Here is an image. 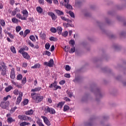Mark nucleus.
Segmentation results:
<instances>
[{
    "instance_id": "603ef678",
    "label": "nucleus",
    "mask_w": 126,
    "mask_h": 126,
    "mask_svg": "<svg viewBox=\"0 0 126 126\" xmlns=\"http://www.w3.org/2000/svg\"><path fill=\"white\" fill-rule=\"evenodd\" d=\"M7 35H8L9 37H10L11 38V39H14V35H13L10 32H7Z\"/></svg>"
},
{
    "instance_id": "4468645a",
    "label": "nucleus",
    "mask_w": 126,
    "mask_h": 126,
    "mask_svg": "<svg viewBox=\"0 0 126 126\" xmlns=\"http://www.w3.org/2000/svg\"><path fill=\"white\" fill-rule=\"evenodd\" d=\"M7 71V70H6V67L3 68V69H1V75H2V76H5V75H6Z\"/></svg>"
},
{
    "instance_id": "680f3d73",
    "label": "nucleus",
    "mask_w": 126,
    "mask_h": 126,
    "mask_svg": "<svg viewBox=\"0 0 126 126\" xmlns=\"http://www.w3.org/2000/svg\"><path fill=\"white\" fill-rule=\"evenodd\" d=\"M13 93L15 95H18V94H19V92L18 91V90H15Z\"/></svg>"
},
{
    "instance_id": "aec40b11",
    "label": "nucleus",
    "mask_w": 126,
    "mask_h": 126,
    "mask_svg": "<svg viewBox=\"0 0 126 126\" xmlns=\"http://www.w3.org/2000/svg\"><path fill=\"white\" fill-rule=\"evenodd\" d=\"M40 66H41V64L38 63H36V64H34V65L32 66L31 67V68H34V69H35V68H40Z\"/></svg>"
},
{
    "instance_id": "a211bd4d",
    "label": "nucleus",
    "mask_w": 126,
    "mask_h": 126,
    "mask_svg": "<svg viewBox=\"0 0 126 126\" xmlns=\"http://www.w3.org/2000/svg\"><path fill=\"white\" fill-rule=\"evenodd\" d=\"M36 124L38 125V126H44V124L42 123V120L39 118H38L36 121Z\"/></svg>"
},
{
    "instance_id": "c9c22d12",
    "label": "nucleus",
    "mask_w": 126,
    "mask_h": 126,
    "mask_svg": "<svg viewBox=\"0 0 126 126\" xmlns=\"http://www.w3.org/2000/svg\"><path fill=\"white\" fill-rule=\"evenodd\" d=\"M40 37H41L42 39H46V33H42V32H41L40 33Z\"/></svg>"
},
{
    "instance_id": "8fccbe9b",
    "label": "nucleus",
    "mask_w": 126,
    "mask_h": 126,
    "mask_svg": "<svg viewBox=\"0 0 126 126\" xmlns=\"http://www.w3.org/2000/svg\"><path fill=\"white\" fill-rule=\"evenodd\" d=\"M63 102H60L58 104V108H63Z\"/></svg>"
},
{
    "instance_id": "6e6d98bb",
    "label": "nucleus",
    "mask_w": 126,
    "mask_h": 126,
    "mask_svg": "<svg viewBox=\"0 0 126 126\" xmlns=\"http://www.w3.org/2000/svg\"><path fill=\"white\" fill-rule=\"evenodd\" d=\"M0 65H1L2 67H3V68H6V65H5V63H4V62H2L0 63Z\"/></svg>"
},
{
    "instance_id": "9d476101",
    "label": "nucleus",
    "mask_w": 126,
    "mask_h": 126,
    "mask_svg": "<svg viewBox=\"0 0 126 126\" xmlns=\"http://www.w3.org/2000/svg\"><path fill=\"white\" fill-rule=\"evenodd\" d=\"M9 104V101H7L6 102H2L0 103V106L3 109H5V108H6V107H7V106H8Z\"/></svg>"
},
{
    "instance_id": "5701e85b",
    "label": "nucleus",
    "mask_w": 126,
    "mask_h": 126,
    "mask_svg": "<svg viewBox=\"0 0 126 126\" xmlns=\"http://www.w3.org/2000/svg\"><path fill=\"white\" fill-rule=\"evenodd\" d=\"M69 44L71 47H74V45H75V41L74 40L71 39L69 41Z\"/></svg>"
},
{
    "instance_id": "09e8293b",
    "label": "nucleus",
    "mask_w": 126,
    "mask_h": 126,
    "mask_svg": "<svg viewBox=\"0 0 126 126\" xmlns=\"http://www.w3.org/2000/svg\"><path fill=\"white\" fill-rule=\"evenodd\" d=\"M30 39H31L32 42H35V41H36V39H35V36H34L33 35H31L30 36Z\"/></svg>"
},
{
    "instance_id": "13d9d810",
    "label": "nucleus",
    "mask_w": 126,
    "mask_h": 126,
    "mask_svg": "<svg viewBox=\"0 0 126 126\" xmlns=\"http://www.w3.org/2000/svg\"><path fill=\"white\" fill-rule=\"evenodd\" d=\"M66 93L68 95V96L70 98H71V97H72V96H73L72 93L69 92L68 91H66Z\"/></svg>"
},
{
    "instance_id": "c756f323",
    "label": "nucleus",
    "mask_w": 126,
    "mask_h": 126,
    "mask_svg": "<svg viewBox=\"0 0 126 126\" xmlns=\"http://www.w3.org/2000/svg\"><path fill=\"white\" fill-rule=\"evenodd\" d=\"M56 86H57V82L56 81H54V83H53L52 84H51L50 86H49V88H53V87H56Z\"/></svg>"
},
{
    "instance_id": "3c124183",
    "label": "nucleus",
    "mask_w": 126,
    "mask_h": 126,
    "mask_svg": "<svg viewBox=\"0 0 126 126\" xmlns=\"http://www.w3.org/2000/svg\"><path fill=\"white\" fill-rule=\"evenodd\" d=\"M26 82H27L26 77H24L22 80V83L23 84H25Z\"/></svg>"
},
{
    "instance_id": "e2e57ef3",
    "label": "nucleus",
    "mask_w": 126,
    "mask_h": 126,
    "mask_svg": "<svg viewBox=\"0 0 126 126\" xmlns=\"http://www.w3.org/2000/svg\"><path fill=\"white\" fill-rule=\"evenodd\" d=\"M64 83H65V81L64 80H62L59 82V84H60V85H63Z\"/></svg>"
},
{
    "instance_id": "864d4df0",
    "label": "nucleus",
    "mask_w": 126,
    "mask_h": 126,
    "mask_svg": "<svg viewBox=\"0 0 126 126\" xmlns=\"http://www.w3.org/2000/svg\"><path fill=\"white\" fill-rule=\"evenodd\" d=\"M38 2L39 4H42V5H44L45 3V0H38Z\"/></svg>"
},
{
    "instance_id": "0e129e2a",
    "label": "nucleus",
    "mask_w": 126,
    "mask_h": 126,
    "mask_svg": "<svg viewBox=\"0 0 126 126\" xmlns=\"http://www.w3.org/2000/svg\"><path fill=\"white\" fill-rule=\"evenodd\" d=\"M109 116H103V120L104 121H107V120H109Z\"/></svg>"
},
{
    "instance_id": "69168bd1",
    "label": "nucleus",
    "mask_w": 126,
    "mask_h": 126,
    "mask_svg": "<svg viewBox=\"0 0 126 126\" xmlns=\"http://www.w3.org/2000/svg\"><path fill=\"white\" fill-rule=\"evenodd\" d=\"M20 126H26V122H24L21 123L20 124Z\"/></svg>"
},
{
    "instance_id": "dca6fc26",
    "label": "nucleus",
    "mask_w": 126,
    "mask_h": 126,
    "mask_svg": "<svg viewBox=\"0 0 126 126\" xmlns=\"http://www.w3.org/2000/svg\"><path fill=\"white\" fill-rule=\"evenodd\" d=\"M42 90L41 87L35 88L34 89L31 90V92H39Z\"/></svg>"
},
{
    "instance_id": "37998d69",
    "label": "nucleus",
    "mask_w": 126,
    "mask_h": 126,
    "mask_svg": "<svg viewBox=\"0 0 126 126\" xmlns=\"http://www.w3.org/2000/svg\"><path fill=\"white\" fill-rule=\"evenodd\" d=\"M50 47H51V45H50V43H46L45 45V48L46 49V50H49L50 49Z\"/></svg>"
},
{
    "instance_id": "2eb2a0df",
    "label": "nucleus",
    "mask_w": 126,
    "mask_h": 126,
    "mask_svg": "<svg viewBox=\"0 0 126 126\" xmlns=\"http://www.w3.org/2000/svg\"><path fill=\"white\" fill-rule=\"evenodd\" d=\"M56 32H58L59 35H61L63 32V28L61 27H58L56 28Z\"/></svg>"
},
{
    "instance_id": "b1692460",
    "label": "nucleus",
    "mask_w": 126,
    "mask_h": 126,
    "mask_svg": "<svg viewBox=\"0 0 126 126\" xmlns=\"http://www.w3.org/2000/svg\"><path fill=\"white\" fill-rule=\"evenodd\" d=\"M36 11L38 13H42L43 12V9L40 6L37 7Z\"/></svg>"
},
{
    "instance_id": "1a4fd4ad",
    "label": "nucleus",
    "mask_w": 126,
    "mask_h": 126,
    "mask_svg": "<svg viewBox=\"0 0 126 126\" xmlns=\"http://www.w3.org/2000/svg\"><path fill=\"white\" fill-rule=\"evenodd\" d=\"M65 3V4L64 5V6L66 7L67 9H72V6L71 5L68 4L69 2V0H66V1L64 2Z\"/></svg>"
},
{
    "instance_id": "c03bdc74",
    "label": "nucleus",
    "mask_w": 126,
    "mask_h": 126,
    "mask_svg": "<svg viewBox=\"0 0 126 126\" xmlns=\"http://www.w3.org/2000/svg\"><path fill=\"white\" fill-rule=\"evenodd\" d=\"M58 89H62V87H61V86H57L56 85V86L54 87L53 90H54V91H57V90H58Z\"/></svg>"
},
{
    "instance_id": "c85d7f7f",
    "label": "nucleus",
    "mask_w": 126,
    "mask_h": 126,
    "mask_svg": "<svg viewBox=\"0 0 126 126\" xmlns=\"http://www.w3.org/2000/svg\"><path fill=\"white\" fill-rule=\"evenodd\" d=\"M55 11L58 15H63V12L60 10H56Z\"/></svg>"
},
{
    "instance_id": "58836bf2",
    "label": "nucleus",
    "mask_w": 126,
    "mask_h": 126,
    "mask_svg": "<svg viewBox=\"0 0 126 126\" xmlns=\"http://www.w3.org/2000/svg\"><path fill=\"white\" fill-rule=\"evenodd\" d=\"M23 76H22V74H19L17 76V78L16 79L17 80H21V79H22Z\"/></svg>"
},
{
    "instance_id": "a878e982",
    "label": "nucleus",
    "mask_w": 126,
    "mask_h": 126,
    "mask_svg": "<svg viewBox=\"0 0 126 126\" xmlns=\"http://www.w3.org/2000/svg\"><path fill=\"white\" fill-rule=\"evenodd\" d=\"M29 33H30V30H25L24 32V35H23L24 38H25V37H26V36H27V34H29Z\"/></svg>"
},
{
    "instance_id": "774afa93",
    "label": "nucleus",
    "mask_w": 126,
    "mask_h": 126,
    "mask_svg": "<svg viewBox=\"0 0 126 126\" xmlns=\"http://www.w3.org/2000/svg\"><path fill=\"white\" fill-rule=\"evenodd\" d=\"M10 4L13 5L14 4V0H10Z\"/></svg>"
},
{
    "instance_id": "7ed1b4c3",
    "label": "nucleus",
    "mask_w": 126,
    "mask_h": 126,
    "mask_svg": "<svg viewBox=\"0 0 126 126\" xmlns=\"http://www.w3.org/2000/svg\"><path fill=\"white\" fill-rule=\"evenodd\" d=\"M23 96V94L22 93V92H19V96L17 98V100L16 101V105H19V104H20V102L22 100V96Z\"/></svg>"
},
{
    "instance_id": "e433bc0d",
    "label": "nucleus",
    "mask_w": 126,
    "mask_h": 126,
    "mask_svg": "<svg viewBox=\"0 0 126 126\" xmlns=\"http://www.w3.org/2000/svg\"><path fill=\"white\" fill-rule=\"evenodd\" d=\"M11 51L13 54H16V50L15 49V47H14V46L11 47Z\"/></svg>"
},
{
    "instance_id": "393cba45",
    "label": "nucleus",
    "mask_w": 126,
    "mask_h": 126,
    "mask_svg": "<svg viewBox=\"0 0 126 126\" xmlns=\"http://www.w3.org/2000/svg\"><path fill=\"white\" fill-rule=\"evenodd\" d=\"M29 102V100H28V99H25L22 102H21V104L22 105L23 104V106H25L28 104Z\"/></svg>"
},
{
    "instance_id": "0eeeda50",
    "label": "nucleus",
    "mask_w": 126,
    "mask_h": 126,
    "mask_svg": "<svg viewBox=\"0 0 126 126\" xmlns=\"http://www.w3.org/2000/svg\"><path fill=\"white\" fill-rule=\"evenodd\" d=\"M41 118H42V119H43L44 123L45 124H46L47 126H51V122H50V121H49V119H48V118H47L44 116H42L41 117Z\"/></svg>"
},
{
    "instance_id": "bb28decb",
    "label": "nucleus",
    "mask_w": 126,
    "mask_h": 126,
    "mask_svg": "<svg viewBox=\"0 0 126 126\" xmlns=\"http://www.w3.org/2000/svg\"><path fill=\"white\" fill-rule=\"evenodd\" d=\"M62 36L64 37V38H66V37H67V35H68V32L67 31H65L61 33Z\"/></svg>"
},
{
    "instance_id": "72a5a7b5",
    "label": "nucleus",
    "mask_w": 126,
    "mask_h": 126,
    "mask_svg": "<svg viewBox=\"0 0 126 126\" xmlns=\"http://www.w3.org/2000/svg\"><path fill=\"white\" fill-rule=\"evenodd\" d=\"M18 19H16V18H13L12 19V22H13V23H15L16 24H17V23H18Z\"/></svg>"
},
{
    "instance_id": "a19ab883",
    "label": "nucleus",
    "mask_w": 126,
    "mask_h": 126,
    "mask_svg": "<svg viewBox=\"0 0 126 126\" xmlns=\"http://www.w3.org/2000/svg\"><path fill=\"white\" fill-rule=\"evenodd\" d=\"M50 31L52 33H56V32H57V29L52 27L50 29Z\"/></svg>"
},
{
    "instance_id": "2f4dec72",
    "label": "nucleus",
    "mask_w": 126,
    "mask_h": 126,
    "mask_svg": "<svg viewBox=\"0 0 126 126\" xmlns=\"http://www.w3.org/2000/svg\"><path fill=\"white\" fill-rule=\"evenodd\" d=\"M27 44H28V45H29V46H30V47H32V48H34V44L33 43H32L31 41L27 40Z\"/></svg>"
},
{
    "instance_id": "cd10ccee",
    "label": "nucleus",
    "mask_w": 126,
    "mask_h": 126,
    "mask_svg": "<svg viewBox=\"0 0 126 126\" xmlns=\"http://www.w3.org/2000/svg\"><path fill=\"white\" fill-rule=\"evenodd\" d=\"M63 26L64 27V28H67V27H72V26H71L70 24L65 23H63Z\"/></svg>"
},
{
    "instance_id": "6e6552de",
    "label": "nucleus",
    "mask_w": 126,
    "mask_h": 126,
    "mask_svg": "<svg viewBox=\"0 0 126 126\" xmlns=\"http://www.w3.org/2000/svg\"><path fill=\"white\" fill-rule=\"evenodd\" d=\"M10 77L11 79H15V70L14 68H12L10 72Z\"/></svg>"
},
{
    "instance_id": "052dcab7",
    "label": "nucleus",
    "mask_w": 126,
    "mask_h": 126,
    "mask_svg": "<svg viewBox=\"0 0 126 126\" xmlns=\"http://www.w3.org/2000/svg\"><path fill=\"white\" fill-rule=\"evenodd\" d=\"M64 77H66V78H70V74L66 73L64 75Z\"/></svg>"
},
{
    "instance_id": "f03ea898",
    "label": "nucleus",
    "mask_w": 126,
    "mask_h": 126,
    "mask_svg": "<svg viewBox=\"0 0 126 126\" xmlns=\"http://www.w3.org/2000/svg\"><path fill=\"white\" fill-rule=\"evenodd\" d=\"M43 65H46V66H49V67H53L54 66V60L50 59L49 62H44Z\"/></svg>"
},
{
    "instance_id": "f3484780",
    "label": "nucleus",
    "mask_w": 126,
    "mask_h": 126,
    "mask_svg": "<svg viewBox=\"0 0 126 126\" xmlns=\"http://www.w3.org/2000/svg\"><path fill=\"white\" fill-rule=\"evenodd\" d=\"M16 17L19 19H21V20H26L25 17H22L21 14H20V13H18L16 14Z\"/></svg>"
},
{
    "instance_id": "ddd939ff",
    "label": "nucleus",
    "mask_w": 126,
    "mask_h": 126,
    "mask_svg": "<svg viewBox=\"0 0 126 126\" xmlns=\"http://www.w3.org/2000/svg\"><path fill=\"white\" fill-rule=\"evenodd\" d=\"M48 15L51 16L52 20H56V19H57V16H56L54 12H48Z\"/></svg>"
},
{
    "instance_id": "5fc2aeb1",
    "label": "nucleus",
    "mask_w": 126,
    "mask_h": 126,
    "mask_svg": "<svg viewBox=\"0 0 126 126\" xmlns=\"http://www.w3.org/2000/svg\"><path fill=\"white\" fill-rule=\"evenodd\" d=\"M9 98H11V96H10V95H8L6 97H4L3 98V101H6Z\"/></svg>"
},
{
    "instance_id": "338daca9",
    "label": "nucleus",
    "mask_w": 126,
    "mask_h": 126,
    "mask_svg": "<svg viewBox=\"0 0 126 126\" xmlns=\"http://www.w3.org/2000/svg\"><path fill=\"white\" fill-rule=\"evenodd\" d=\"M45 55H46L47 56H48V57H50V56H51V52H50L49 51H46L45 52Z\"/></svg>"
},
{
    "instance_id": "423d86ee",
    "label": "nucleus",
    "mask_w": 126,
    "mask_h": 126,
    "mask_svg": "<svg viewBox=\"0 0 126 126\" xmlns=\"http://www.w3.org/2000/svg\"><path fill=\"white\" fill-rule=\"evenodd\" d=\"M22 54L24 59H25V60H27L28 61H29V60H31V58L30 57V55L28 54V53L26 52H23Z\"/></svg>"
},
{
    "instance_id": "4be33fe9",
    "label": "nucleus",
    "mask_w": 126,
    "mask_h": 126,
    "mask_svg": "<svg viewBox=\"0 0 126 126\" xmlns=\"http://www.w3.org/2000/svg\"><path fill=\"white\" fill-rule=\"evenodd\" d=\"M0 24L1 26H2V27H4V26H5V21H4V20L2 19H0Z\"/></svg>"
},
{
    "instance_id": "49530a36",
    "label": "nucleus",
    "mask_w": 126,
    "mask_h": 126,
    "mask_svg": "<svg viewBox=\"0 0 126 126\" xmlns=\"http://www.w3.org/2000/svg\"><path fill=\"white\" fill-rule=\"evenodd\" d=\"M20 30H21V27L17 26L16 27V32L18 33V32H19V31H20Z\"/></svg>"
},
{
    "instance_id": "a18cd8bd",
    "label": "nucleus",
    "mask_w": 126,
    "mask_h": 126,
    "mask_svg": "<svg viewBox=\"0 0 126 126\" xmlns=\"http://www.w3.org/2000/svg\"><path fill=\"white\" fill-rule=\"evenodd\" d=\"M33 113V111H28L26 112V115H32Z\"/></svg>"
},
{
    "instance_id": "412c9836",
    "label": "nucleus",
    "mask_w": 126,
    "mask_h": 126,
    "mask_svg": "<svg viewBox=\"0 0 126 126\" xmlns=\"http://www.w3.org/2000/svg\"><path fill=\"white\" fill-rule=\"evenodd\" d=\"M11 89H13V87H12V86H9L5 88V91L6 92H9V91H10Z\"/></svg>"
},
{
    "instance_id": "bf43d9fd",
    "label": "nucleus",
    "mask_w": 126,
    "mask_h": 126,
    "mask_svg": "<svg viewBox=\"0 0 126 126\" xmlns=\"http://www.w3.org/2000/svg\"><path fill=\"white\" fill-rule=\"evenodd\" d=\"M46 113H49L51 115H54V114H56V111H47Z\"/></svg>"
},
{
    "instance_id": "4c0bfd02",
    "label": "nucleus",
    "mask_w": 126,
    "mask_h": 126,
    "mask_svg": "<svg viewBox=\"0 0 126 126\" xmlns=\"http://www.w3.org/2000/svg\"><path fill=\"white\" fill-rule=\"evenodd\" d=\"M18 9V8L16 7V8H15V10H13V11H12V12H11V15H12V16H15V15H16V13H17L16 10H17Z\"/></svg>"
},
{
    "instance_id": "39448f33",
    "label": "nucleus",
    "mask_w": 126,
    "mask_h": 126,
    "mask_svg": "<svg viewBox=\"0 0 126 126\" xmlns=\"http://www.w3.org/2000/svg\"><path fill=\"white\" fill-rule=\"evenodd\" d=\"M95 120V117L93 116L90 119L89 122H86L85 123V126H93V122Z\"/></svg>"
},
{
    "instance_id": "de8ad7c7",
    "label": "nucleus",
    "mask_w": 126,
    "mask_h": 126,
    "mask_svg": "<svg viewBox=\"0 0 126 126\" xmlns=\"http://www.w3.org/2000/svg\"><path fill=\"white\" fill-rule=\"evenodd\" d=\"M69 110V106L68 105H64L63 107V111H68Z\"/></svg>"
},
{
    "instance_id": "7c9ffc66",
    "label": "nucleus",
    "mask_w": 126,
    "mask_h": 126,
    "mask_svg": "<svg viewBox=\"0 0 126 126\" xmlns=\"http://www.w3.org/2000/svg\"><path fill=\"white\" fill-rule=\"evenodd\" d=\"M44 110L45 111H55L54 109L50 108L49 106L44 107Z\"/></svg>"
},
{
    "instance_id": "473e14b6",
    "label": "nucleus",
    "mask_w": 126,
    "mask_h": 126,
    "mask_svg": "<svg viewBox=\"0 0 126 126\" xmlns=\"http://www.w3.org/2000/svg\"><path fill=\"white\" fill-rule=\"evenodd\" d=\"M95 92H96V93H97V94L98 96H99V97L102 96V94H101V92H100L99 89H96L95 90Z\"/></svg>"
},
{
    "instance_id": "9b49d317",
    "label": "nucleus",
    "mask_w": 126,
    "mask_h": 126,
    "mask_svg": "<svg viewBox=\"0 0 126 126\" xmlns=\"http://www.w3.org/2000/svg\"><path fill=\"white\" fill-rule=\"evenodd\" d=\"M22 13L23 14V17H25L26 20L27 17H28V11L27 10L25 9L22 11Z\"/></svg>"
},
{
    "instance_id": "f257e3e1",
    "label": "nucleus",
    "mask_w": 126,
    "mask_h": 126,
    "mask_svg": "<svg viewBox=\"0 0 126 126\" xmlns=\"http://www.w3.org/2000/svg\"><path fill=\"white\" fill-rule=\"evenodd\" d=\"M31 97L35 103H40L44 100V96L40 95L35 93L31 94Z\"/></svg>"
},
{
    "instance_id": "20e7f679",
    "label": "nucleus",
    "mask_w": 126,
    "mask_h": 126,
    "mask_svg": "<svg viewBox=\"0 0 126 126\" xmlns=\"http://www.w3.org/2000/svg\"><path fill=\"white\" fill-rule=\"evenodd\" d=\"M79 70L77 69L75 70V79L73 80V82L75 83H78L79 82V76L77 75Z\"/></svg>"
},
{
    "instance_id": "ea45409f",
    "label": "nucleus",
    "mask_w": 126,
    "mask_h": 126,
    "mask_svg": "<svg viewBox=\"0 0 126 126\" xmlns=\"http://www.w3.org/2000/svg\"><path fill=\"white\" fill-rule=\"evenodd\" d=\"M50 41H53L54 42H56V41H58V38L54 37V36H51L49 38Z\"/></svg>"
},
{
    "instance_id": "4d7b16f0",
    "label": "nucleus",
    "mask_w": 126,
    "mask_h": 126,
    "mask_svg": "<svg viewBox=\"0 0 126 126\" xmlns=\"http://www.w3.org/2000/svg\"><path fill=\"white\" fill-rule=\"evenodd\" d=\"M71 50L69 51V53H74L75 52V47L74 46H72Z\"/></svg>"
},
{
    "instance_id": "f8f14e48",
    "label": "nucleus",
    "mask_w": 126,
    "mask_h": 126,
    "mask_svg": "<svg viewBox=\"0 0 126 126\" xmlns=\"http://www.w3.org/2000/svg\"><path fill=\"white\" fill-rule=\"evenodd\" d=\"M29 50V48L28 46H25L24 47L21 48L18 52L19 53H20V54H22V53H23V52H25L24 51H28Z\"/></svg>"
},
{
    "instance_id": "6ab92c4d",
    "label": "nucleus",
    "mask_w": 126,
    "mask_h": 126,
    "mask_svg": "<svg viewBox=\"0 0 126 126\" xmlns=\"http://www.w3.org/2000/svg\"><path fill=\"white\" fill-rule=\"evenodd\" d=\"M8 124H11L13 122H15V119H12L11 117H8L7 119Z\"/></svg>"
},
{
    "instance_id": "f704fd0d",
    "label": "nucleus",
    "mask_w": 126,
    "mask_h": 126,
    "mask_svg": "<svg viewBox=\"0 0 126 126\" xmlns=\"http://www.w3.org/2000/svg\"><path fill=\"white\" fill-rule=\"evenodd\" d=\"M67 13H68L70 16H71L72 18H74L75 17V16H74V13L72 11H69L67 12Z\"/></svg>"
},
{
    "instance_id": "79ce46f5",
    "label": "nucleus",
    "mask_w": 126,
    "mask_h": 126,
    "mask_svg": "<svg viewBox=\"0 0 126 126\" xmlns=\"http://www.w3.org/2000/svg\"><path fill=\"white\" fill-rule=\"evenodd\" d=\"M65 69L66 71H69L71 69V67H70V66H69L68 65H66Z\"/></svg>"
}]
</instances>
